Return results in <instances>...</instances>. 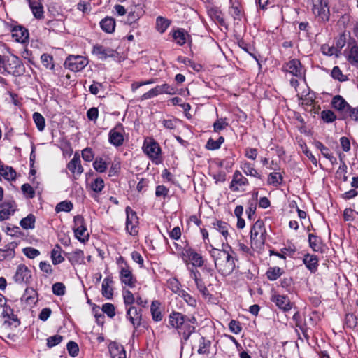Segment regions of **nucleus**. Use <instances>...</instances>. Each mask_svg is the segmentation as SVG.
<instances>
[{"mask_svg":"<svg viewBox=\"0 0 358 358\" xmlns=\"http://www.w3.org/2000/svg\"><path fill=\"white\" fill-rule=\"evenodd\" d=\"M93 167L96 171L103 173L106 171L108 166L102 158L97 157L93 162Z\"/></svg>","mask_w":358,"mask_h":358,"instance_id":"nucleus-50","label":"nucleus"},{"mask_svg":"<svg viewBox=\"0 0 358 358\" xmlns=\"http://www.w3.org/2000/svg\"><path fill=\"white\" fill-rule=\"evenodd\" d=\"M171 24V20L159 16L156 19V29L160 33H164Z\"/></svg>","mask_w":358,"mask_h":358,"instance_id":"nucleus-33","label":"nucleus"},{"mask_svg":"<svg viewBox=\"0 0 358 358\" xmlns=\"http://www.w3.org/2000/svg\"><path fill=\"white\" fill-rule=\"evenodd\" d=\"M12 37L17 42L24 43L29 37L28 30L21 26L15 27L12 29Z\"/></svg>","mask_w":358,"mask_h":358,"instance_id":"nucleus-25","label":"nucleus"},{"mask_svg":"<svg viewBox=\"0 0 358 358\" xmlns=\"http://www.w3.org/2000/svg\"><path fill=\"white\" fill-rule=\"evenodd\" d=\"M229 125L227 118H218L213 124L215 132H220Z\"/></svg>","mask_w":358,"mask_h":358,"instance_id":"nucleus-57","label":"nucleus"},{"mask_svg":"<svg viewBox=\"0 0 358 358\" xmlns=\"http://www.w3.org/2000/svg\"><path fill=\"white\" fill-rule=\"evenodd\" d=\"M332 107L343 116L350 104L340 95L335 96L331 101Z\"/></svg>","mask_w":358,"mask_h":358,"instance_id":"nucleus-21","label":"nucleus"},{"mask_svg":"<svg viewBox=\"0 0 358 358\" xmlns=\"http://www.w3.org/2000/svg\"><path fill=\"white\" fill-rule=\"evenodd\" d=\"M73 208V205L71 201H64L59 203L55 208V210L58 212H70Z\"/></svg>","mask_w":358,"mask_h":358,"instance_id":"nucleus-52","label":"nucleus"},{"mask_svg":"<svg viewBox=\"0 0 358 358\" xmlns=\"http://www.w3.org/2000/svg\"><path fill=\"white\" fill-rule=\"evenodd\" d=\"M210 254L214 260L215 267L220 274L226 276L234 271V258L229 251L213 248L210 251Z\"/></svg>","mask_w":358,"mask_h":358,"instance_id":"nucleus-2","label":"nucleus"},{"mask_svg":"<svg viewBox=\"0 0 358 358\" xmlns=\"http://www.w3.org/2000/svg\"><path fill=\"white\" fill-rule=\"evenodd\" d=\"M126 219V230L131 236L137 235L138 232V217L136 213L129 206L125 209Z\"/></svg>","mask_w":358,"mask_h":358,"instance_id":"nucleus-8","label":"nucleus"},{"mask_svg":"<svg viewBox=\"0 0 358 358\" xmlns=\"http://www.w3.org/2000/svg\"><path fill=\"white\" fill-rule=\"evenodd\" d=\"M109 350L112 358H127L124 348L121 345L112 343L109 346Z\"/></svg>","mask_w":358,"mask_h":358,"instance_id":"nucleus-27","label":"nucleus"},{"mask_svg":"<svg viewBox=\"0 0 358 358\" xmlns=\"http://www.w3.org/2000/svg\"><path fill=\"white\" fill-rule=\"evenodd\" d=\"M0 174L7 180H15L16 178L15 171L10 166H3V171Z\"/></svg>","mask_w":358,"mask_h":358,"instance_id":"nucleus-48","label":"nucleus"},{"mask_svg":"<svg viewBox=\"0 0 358 358\" xmlns=\"http://www.w3.org/2000/svg\"><path fill=\"white\" fill-rule=\"evenodd\" d=\"M266 231L262 220H257L250 230L251 248L255 250H261L266 242Z\"/></svg>","mask_w":358,"mask_h":358,"instance_id":"nucleus-4","label":"nucleus"},{"mask_svg":"<svg viewBox=\"0 0 358 358\" xmlns=\"http://www.w3.org/2000/svg\"><path fill=\"white\" fill-rule=\"evenodd\" d=\"M105 186L103 180L99 177L94 180V181L91 183V189L94 192L99 193L101 192Z\"/></svg>","mask_w":358,"mask_h":358,"instance_id":"nucleus-49","label":"nucleus"},{"mask_svg":"<svg viewBox=\"0 0 358 358\" xmlns=\"http://www.w3.org/2000/svg\"><path fill=\"white\" fill-rule=\"evenodd\" d=\"M31 278V271L24 264L17 266L13 279L17 283H29Z\"/></svg>","mask_w":358,"mask_h":358,"instance_id":"nucleus-13","label":"nucleus"},{"mask_svg":"<svg viewBox=\"0 0 358 358\" xmlns=\"http://www.w3.org/2000/svg\"><path fill=\"white\" fill-rule=\"evenodd\" d=\"M331 76L339 82H345L348 80V76L344 75L338 66H336L333 68L331 72Z\"/></svg>","mask_w":358,"mask_h":358,"instance_id":"nucleus-44","label":"nucleus"},{"mask_svg":"<svg viewBox=\"0 0 358 358\" xmlns=\"http://www.w3.org/2000/svg\"><path fill=\"white\" fill-rule=\"evenodd\" d=\"M177 61L180 63H182L187 66H191L194 71H199L202 69L201 64H196L187 57L179 56L177 58Z\"/></svg>","mask_w":358,"mask_h":358,"instance_id":"nucleus-47","label":"nucleus"},{"mask_svg":"<svg viewBox=\"0 0 358 358\" xmlns=\"http://www.w3.org/2000/svg\"><path fill=\"white\" fill-rule=\"evenodd\" d=\"M308 242L310 247L315 252H323V245L321 239L313 234H309Z\"/></svg>","mask_w":358,"mask_h":358,"instance_id":"nucleus-29","label":"nucleus"},{"mask_svg":"<svg viewBox=\"0 0 358 358\" xmlns=\"http://www.w3.org/2000/svg\"><path fill=\"white\" fill-rule=\"evenodd\" d=\"M248 179L244 177L239 171H236L233 175V179L230 184V189L233 192L238 191V186L247 185Z\"/></svg>","mask_w":358,"mask_h":358,"instance_id":"nucleus-20","label":"nucleus"},{"mask_svg":"<svg viewBox=\"0 0 358 358\" xmlns=\"http://www.w3.org/2000/svg\"><path fill=\"white\" fill-rule=\"evenodd\" d=\"M22 193L28 199H33L35 196V191L33 187L28 183L24 184L21 187Z\"/></svg>","mask_w":358,"mask_h":358,"instance_id":"nucleus-61","label":"nucleus"},{"mask_svg":"<svg viewBox=\"0 0 358 358\" xmlns=\"http://www.w3.org/2000/svg\"><path fill=\"white\" fill-rule=\"evenodd\" d=\"M282 176L280 173L273 172L268 175L267 182L268 185L278 186L282 183Z\"/></svg>","mask_w":358,"mask_h":358,"instance_id":"nucleus-45","label":"nucleus"},{"mask_svg":"<svg viewBox=\"0 0 358 358\" xmlns=\"http://www.w3.org/2000/svg\"><path fill=\"white\" fill-rule=\"evenodd\" d=\"M15 243H10L6 246V249H0V261H3L6 259H13L15 255Z\"/></svg>","mask_w":358,"mask_h":358,"instance_id":"nucleus-30","label":"nucleus"},{"mask_svg":"<svg viewBox=\"0 0 358 358\" xmlns=\"http://www.w3.org/2000/svg\"><path fill=\"white\" fill-rule=\"evenodd\" d=\"M20 224L24 229H32L35 227V216L33 214H29L21 220Z\"/></svg>","mask_w":358,"mask_h":358,"instance_id":"nucleus-39","label":"nucleus"},{"mask_svg":"<svg viewBox=\"0 0 358 358\" xmlns=\"http://www.w3.org/2000/svg\"><path fill=\"white\" fill-rule=\"evenodd\" d=\"M92 53L95 54L99 59L105 60L108 57H114L115 51L110 48H105L101 45H95L93 47Z\"/></svg>","mask_w":358,"mask_h":358,"instance_id":"nucleus-22","label":"nucleus"},{"mask_svg":"<svg viewBox=\"0 0 358 358\" xmlns=\"http://www.w3.org/2000/svg\"><path fill=\"white\" fill-rule=\"evenodd\" d=\"M124 132L122 124H117L109 132V142L117 147L122 145L124 142Z\"/></svg>","mask_w":358,"mask_h":358,"instance_id":"nucleus-12","label":"nucleus"},{"mask_svg":"<svg viewBox=\"0 0 358 358\" xmlns=\"http://www.w3.org/2000/svg\"><path fill=\"white\" fill-rule=\"evenodd\" d=\"M321 51L323 55L327 56H332L334 55L338 56V52H339V50L337 48L334 46H329L327 44H323L321 46Z\"/></svg>","mask_w":358,"mask_h":358,"instance_id":"nucleus-58","label":"nucleus"},{"mask_svg":"<svg viewBox=\"0 0 358 358\" xmlns=\"http://www.w3.org/2000/svg\"><path fill=\"white\" fill-rule=\"evenodd\" d=\"M180 256L185 263L190 260L194 266L201 267L203 265L204 261L201 255L190 247L184 248L180 253Z\"/></svg>","mask_w":358,"mask_h":358,"instance_id":"nucleus-7","label":"nucleus"},{"mask_svg":"<svg viewBox=\"0 0 358 358\" xmlns=\"http://www.w3.org/2000/svg\"><path fill=\"white\" fill-rule=\"evenodd\" d=\"M178 296L182 298L189 306L192 307L196 306V300L195 299V298L192 296L186 291L182 290V292H180Z\"/></svg>","mask_w":358,"mask_h":358,"instance_id":"nucleus-59","label":"nucleus"},{"mask_svg":"<svg viewBox=\"0 0 358 358\" xmlns=\"http://www.w3.org/2000/svg\"><path fill=\"white\" fill-rule=\"evenodd\" d=\"M102 311L106 313L109 317L113 318L115 315V308L112 303H105L102 306Z\"/></svg>","mask_w":358,"mask_h":358,"instance_id":"nucleus-62","label":"nucleus"},{"mask_svg":"<svg viewBox=\"0 0 358 358\" xmlns=\"http://www.w3.org/2000/svg\"><path fill=\"white\" fill-rule=\"evenodd\" d=\"M309 3L312 13L318 20L327 22L329 20V0H309Z\"/></svg>","mask_w":358,"mask_h":358,"instance_id":"nucleus-5","label":"nucleus"},{"mask_svg":"<svg viewBox=\"0 0 358 358\" xmlns=\"http://www.w3.org/2000/svg\"><path fill=\"white\" fill-rule=\"evenodd\" d=\"M34 16L38 20L44 17V10L42 2L43 0H27Z\"/></svg>","mask_w":358,"mask_h":358,"instance_id":"nucleus-19","label":"nucleus"},{"mask_svg":"<svg viewBox=\"0 0 358 358\" xmlns=\"http://www.w3.org/2000/svg\"><path fill=\"white\" fill-rule=\"evenodd\" d=\"M67 169L73 174L80 176L83 172L81 161L78 153L76 152L73 157L67 164Z\"/></svg>","mask_w":358,"mask_h":358,"instance_id":"nucleus-17","label":"nucleus"},{"mask_svg":"<svg viewBox=\"0 0 358 358\" xmlns=\"http://www.w3.org/2000/svg\"><path fill=\"white\" fill-rule=\"evenodd\" d=\"M41 60L43 65L48 69H54L53 57L48 54H43L41 57Z\"/></svg>","mask_w":358,"mask_h":358,"instance_id":"nucleus-56","label":"nucleus"},{"mask_svg":"<svg viewBox=\"0 0 358 358\" xmlns=\"http://www.w3.org/2000/svg\"><path fill=\"white\" fill-rule=\"evenodd\" d=\"M347 61L353 66H358V45L355 41L349 44L346 50Z\"/></svg>","mask_w":358,"mask_h":358,"instance_id":"nucleus-16","label":"nucleus"},{"mask_svg":"<svg viewBox=\"0 0 358 358\" xmlns=\"http://www.w3.org/2000/svg\"><path fill=\"white\" fill-rule=\"evenodd\" d=\"M168 287L174 293L178 295L180 294V292H182L183 289H180V283L176 278H171L167 282Z\"/></svg>","mask_w":358,"mask_h":358,"instance_id":"nucleus-53","label":"nucleus"},{"mask_svg":"<svg viewBox=\"0 0 358 358\" xmlns=\"http://www.w3.org/2000/svg\"><path fill=\"white\" fill-rule=\"evenodd\" d=\"M282 71L289 73L292 76L301 78L304 76L305 70L299 59H294L285 63L282 68Z\"/></svg>","mask_w":358,"mask_h":358,"instance_id":"nucleus-10","label":"nucleus"},{"mask_svg":"<svg viewBox=\"0 0 358 358\" xmlns=\"http://www.w3.org/2000/svg\"><path fill=\"white\" fill-rule=\"evenodd\" d=\"M229 13L235 20L241 21L243 17V10L238 2L234 3L229 8Z\"/></svg>","mask_w":358,"mask_h":358,"instance_id":"nucleus-38","label":"nucleus"},{"mask_svg":"<svg viewBox=\"0 0 358 358\" xmlns=\"http://www.w3.org/2000/svg\"><path fill=\"white\" fill-rule=\"evenodd\" d=\"M63 340V336L59 334H56L50 336L47 338V346L48 348H52L60 343Z\"/></svg>","mask_w":358,"mask_h":358,"instance_id":"nucleus-60","label":"nucleus"},{"mask_svg":"<svg viewBox=\"0 0 358 358\" xmlns=\"http://www.w3.org/2000/svg\"><path fill=\"white\" fill-rule=\"evenodd\" d=\"M67 258L72 265L85 264L84 252L79 249L68 253Z\"/></svg>","mask_w":358,"mask_h":358,"instance_id":"nucleus-26","label":"nucleus"},{"mask_svg":"<svg viewBox=\"0 0 358 358\" xmlns=\"http://www.w3.org/2000/svg\"><path fill=\"white\" fill-rule=\"evenodd\" d=\"M271 301L273 302L278 308L284 312H287L292 308L290 300L287 296L280 295L276 292L272 294Z\"/></svg>","mask_w":358,"mask_h":358,"instance_id":"nucleus-14","label":"nucleus"},{"mask_svg":"<svg viewBox=\"0 0 358 358\" xmlns=\"http://www.w3.org/2000/svg\"><path fill=\"white\" fill-rule=\"evenodd\" d=\"M23 253L29 259H34L35 257H38L40 255V252L38 250L31 247L24 248L23 249Z\"/></svg>","mask_w":358,"mask_h":358,"instance_id":"nucleus-64","label":"nucleus"},{"mask_svg":"<svg viewBox=\"0 0 358 358\" xmlns=\"http://www.w3.org/2000/svg\"><path fill=\"white\" fill-rule=\"evenodd\" d=\"M210 345L211 343L210 341L206 339L203 336L201 337L199 340V349L197 350L198 353L200 355L209 354Z\"/></svg>","mask_w":358,"mask_h":358,"instance_id":"nucleus-41","label":"nucleus"},{"mask_svg":"<svg viewBox=\"0 0 358 358\" xmlns=\"http://www.w3.org/2000/svg\"><path fill=\"white\" fill-rule=\"evenodd\" d=\"M318 258L315 255L306 254L303 258V262L306 268L311 272L315 273L318 268Z\"/></svg>","mask_w":358,"mask_h":358,"instance_id":"nucleus-23","label":"nucleus"},{"mask_svg":"<svg viewBox=\"0 0 358 358\" xmlns=\"http://www.w3.org/2000/svg\"><path fill=\"white\" fill-rule=\"evenodd\" d=\"M214 229L217 230L222 234L225 240L227 241V236H229V229L230 226L225 222L217 221L213 223Z\"/></svg>","mask_w":358,"mask_h":358,"instance_id":"nucleus-34","label":"nucleus"},{"mask_svg":"<svg viewBox=\"0 0 358 358\" xmlns=\"http://www.w3.org/2000/svg\"><path fill=\"white\" fill-rule=\"evenodd\" d=\"M160 303L158 301H152L151 304V314L153 320L159 322L162 320V315L159 309Z\"/></svg>","mask_w":358,"mask_h":358,"instance_id":"nucleus-35","label":"nucleus"},{"mask_svg":"<svg viewBox=\"0 0 358 358\" xmlns=\"http://www.w3.org/2000/svg\"><path fill=\"white\" fill-rule=\"evenodd\" d=\"M173 37L179 45H182L186 43L185 34L183 29H178L173 34Z\"/></svg>","mask_w":358,"mask_h":358,"instance_id":"nucleus-55","label":"nucleus"},{"mask_svg":"<svg viewBox=\"0 0 358 358\" xmlns=\"http://www.w3.org/2000/svg\"><path fill=\"white\" fill-rule=\"evenodd\" d=\"M143 150L153 163L159 164L162 162L160 159L161 148L155 140L151 138L145 140L143 145Z\"/></svg>","mask_w":358,"mask_h":358,"instance_id":"nucleus-6","label":"nucleus"},{"mask_svg":"<svg viewBox=\"0 0 358 358\" xmlns=\"http://www.w3.org/2000/svg\"><path fill=\"white\" fill-rule=\"evenodd\" d=\"M100 27L103 31L111 34L115 28V20L112 17H106L100 22Z\"/></svg>","mask_w":358,"mask_h":358,"instance_id":"nucleus-28","label":"nucleus"},{"mask_svg":"<svg viewBox=\"0 0 358 358\" xmlns=\"http://www.w3.org/2000/svg\"><path fill=\"white\" fill-rule=\"evenodd\" d=\"M73 231L75 234V236L83 243L88 241L89 239V234L87 232V228L85 227H76L73 228Z\"/></svg>","mask_w":358,"mask_h":358,"instance_id":"nucleus-37","label":"nucleus"},{"mask_svg":"<svg viewBox=\"0 0 358 358\" xmlns=\"http://www.w3.org/2000/svg\"><path fill=\"white\" fill-rule=\"evenodd\" d=\"M155 89L157 95L162 94H174L176 93L175 88L166 83L157 85Z\"/></svg>","mask_w":358,"mask_h":358,"instance_id":"nucleus-42","label":"nucleus"},{"mask_svg":"<svg viewBox=\"0 0 358 358\" xmlns=\"http://www.w3.org/2000/svg\"><path fill=\"white\" fill-rule=\"evenodd\" d=\"M120 279L122 284L130 288H133L136 285V278L133 275L132 270L127 263H125V266H120Z\"/></svg>","mask_w":358,"mask_h":358,"instance_id":"nucleus-11","label":"nucleus"},{"mask_svg":"<svg viewBox=\"0 0 358 358\" xmlns=\"http://www.w3.org/2000/svg\"><path fill=\"white\" fill-rule=\"evenodd\" d=\"M141 310H138L135 306H131L127 311V317L135 329L141 324Z\"/></svg>","mask_w":358,"mask_h":358,"instance_id":"nucleus-18","label":"nucleus"},{"mask_svg":"<svg viewBox=\"0 0 358 358\" xmlns=\"http://www.w3.org/2000/svg\"><path fill=\"white\" fill-rule=\"evenodd\" d=\"M241 169L244 173L247 176H250L258 179H262L261 174L258 173L257 170H256L251 164L245 162L241 166Z\"/></svg>","mask_w":358,"mask_h":358,"instance_id":"nucleus-36","label":"nucleus"},{"mask_svg":"<svg viewBox=\"0 0 358 358\" xmlns=\"http://www.w3.org/2000/svg\"><path fill=\"white\" fill-rule=\"evenodd\" d=\"M62 248L59 245L57 244L51 252V259L54 265H57L62 263L64 258L61 255Z\"/></svg>","mask_w":358,"mask_h":358,"instance_id":"nucleus-32","label":"nucleus"},{"mask_svg":"<svg viewBox=\"0 0 358 358\" xmlns=\"http://www.w3.org/2000/svg\"><path fill=\"white\" fill-rule=\"evenodd\" d=\"M348 117H350L352 120L358 122V106L353 108L350 105L344 115L341 117L340 119L345 120Z\"/></svg>","mask_w":358,"mask_h":358,"instance_id":"nucleus-43","label":"nucleus"},{"mask_svg":"<svg viewBox=\"0 0 358 358\" xmlns=\"http://www.w3.org/2000/svg\"><path fill=\"white\" fill-rule=\"evenodd\" d=\"M283 273V271L282 268L275 266L271 267L266 271V276L269 280L273 281L277 280L280 276Z\"/></svg>","mask_w":358,"mask_h":358,"instance_id":"nucleus-40","label":"nucleus"},{"mask_svg":"<svg viewBox=\"0 0 358 358\" xmlns=\"http://www.w3.org/2000/svg\"><path fill=\"white\" fill-rule=\"evenodd\" d=\"M200 273L197 270H192L190 273L191 278L194 280L195 284L197 287L198 290H200L203 287H204L205 283L203 280L199 278Z\"/></svg>","mask_w":358,"mask_h":358,"instance_id":"nucleus-54","label":"nucleus"},{"mask_svg":"<svg viewBox=\"0 0 358 358\" xmlns=\"http://www.w3.org/2000/svg\"><path fill=\"white\" fill-rule=\"evenodd\" d=\"M315 146L317 149L320 150L322 155L329 159L331 164H336L337 162L336 158L329 152V149L324 146L321 142H315Z\"/></svg>","mask_w":358,"mask_h":358,"instance_id":"nucleus-31","label":"nucleus"},{"mask_svg":"<svg viewBox=\"0 0 358 358\" xmlns=\"http://www.w3.org/2000/svg\"><path fill=\"white\" fill-rule=\"evenodd\" d=\"M113 284V278L111 276H107L105 278L102 282L101 286V294L107 299H110L113 295V288L112 285Z\"/></svg>","mask_w":358,"mask_h":358,"instance_id":"nucleus-24","label":"nucleus"},{"mask_svg":"<svg viewBox=\"0 0 358 358\" xmlns=\"http://www.w3.org/2000/svg\"><path fill=\"white\" fill-rule=\"evenodd\" d=\"M25 72L22 60L13 55L5 56L0 55V73H8L14 76H20Z\"/></svg>","mask_w":358,"mask_h":358,"instance_id":"nucleus-3","label":"nucleus"},{"mask_svg":"<svg viewBox=\"0 0 358 358\" xmlns=\"http://www.w3.org/2000/svg\"><path fill=\"white\" fill-rule=\"evenodd\" d=\"M0 210V221L9 218L17 210V204L13 200L7 201L3 203Z\"/></svg>","mask_w":358,"mask_h":358,"instance_id":"nucleus-15","label":"nucleus"},{"mask_svg":"<svg viewBox=\"0 0 358 358\" xmlns=\"http://www.w3.org/2000/svg\"><path fill=\"white\" fill-rule=\"evenodd\" d=\"M169 323L182 336L181 343L183 345L195 331L197 320L194 316H187L173 311L169 316Z\"/></svg>","mask_w":358,"mask_h":358,"instance_id":"nucleus-1","label":"nucleus"},{"mask_svg":"<svg viewBox=\"0 0 358 358\" xmlns=\"http://www.w3.org/2000/svg\"><path fill=\"white\" fill-rule=\"evenodd\" d=\"M52 292L56 296H63L65 294V286L62 282H56L52 285Z\"/></svg>","mask_w":358,"mask_h":358,"instance_id":"nucleus-63","label":"nucleus"},{"mask_svg":"<svg viewBox=\"0 0 358 358\" xmlns=\"http://www.w3.org/2000/svg\"><path fill=\"white\" fill-rule=\"evenodd\" d=\"M33 120L38 130L40 131H43L45 126V121L43 116L41 113L35 112L33 114Z\"/></svg>","mask_w":358,"mask_h":358,"instance_id":"nucleus-46","label":"nucleus"},{"mask_svg":"<svg viewBox=\"0 0 358 358\" xmlns=\"http://www.w3.org/2000/svg\"><path fill=\"white\" fill-rule=\"evenodd\" d=\"M87 59L80 55H69L64 62V66L72 71H80L87 64Z\"/></svg>","mask_w":358,"mask_h":358,"instance_id":"nucleus-9","label":"nucleus"},{"mask_svg":"<svg viewBox=\"0 0 358 358\" xmlns=\"http://www.w3.org/2000/svg\"><path fill=\"white\" fill-rule=\"evenodd\" d=\"M321 118L326 123H331L336 120V115L332 110H326L322 111Z\"/></svg>","mask_w":358,"mask_h":358,"instance_id":"nucleus-51","label":"nucleus"}]
</instances>
